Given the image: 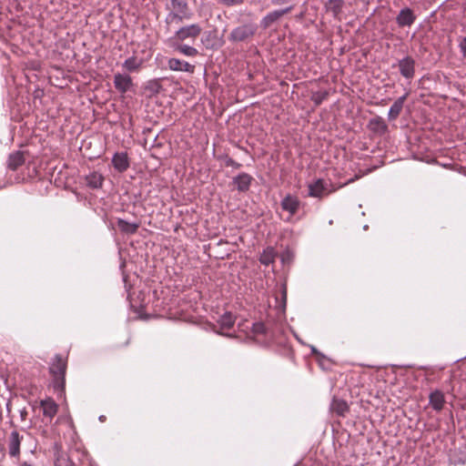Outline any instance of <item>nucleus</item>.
<instances>
[{
	"label": "nucleus",
	"instance_id": "obj_29",
	"mask_svg": "<svg viewBox=\"0 0 466 466\" xmlns=\"http://www.w3.org/2000/svg\"><path fill=\"white\" fill-rule=\"evenodd\" d=\"M328 97V92H316L313 93L311 100L316 106H319Z\"/></svg>",
	"mask_w": 466,
	"mask_h": 466
},
{
	"label": "nucleus",
	"instance_id": "obj_32",
	"mask_svg": "<svg viewBox=\"0 0 466 466\" xmlns=\"http://www.w3.org/2000/svg\"><path fill=\"white\" fill-rule=\"evenodd\" d=\"M226 166L227 167H234V168H239L241 167V165L238 162H236L234 159H232L231 157H228L227 160H226Z\"/></svg>",
	"mask_w": 466,
	"mask_h": 466
},
{
	"label": "nucleus",
	"instance_id": "obj_33",
	"mask_svg": "<svg viewBox=\"0 0 466 466\" xmlns=\"http://www.w3.org/2000/svg\"><path fill=\"white\" fill-rule=\"evenodd\" d=\"M222 4L227 5H235L242 4L244 0H219Z\"/></svg>",
	"mask_w": 466,
	"mask_h": 466
},
{
	"label": "nucleus",
	"instance_id": "obj_26",
	"mask_svg": "<svg viewBox=\"0 0 466 466\" xmlns=\"http://www.w3.org/2000/svg\"><path fill=\"white\" fill-rule=\"evenodd\" d=\"M235 317L231 312L224 313L218 319V324L221 329H228L234 326Z\"/></svg>",
	"mask_w": 466,
	"mask_h": 466
},
{
	"label": "nucleus",
	"instance_id": "obj_22",
	"mask_svg": "<svg viewBox=\"0 0 466 466\" xmlns=\"http://www.w3.org/2000/svg\"><path fill=\"white\" fill-rule=\"evenodd\" d=\"M24 163L25 157L22 152H15L8 157V167L12 170H16Z\"/></svg>",
	"mask_w": 466,
	"mask_h": 466
},
{
	"label": "nucleus",
	"instance_id": "obj_31",
	"mask_svg": "<svg viewBox=\"0 0 466 466\" xmlns=\"http://www.w3.org/2000/svg\"><path fill=\"white\" fill-rule=\"evenodd\" d=\"M459 47L464 57H466V37H461L459 43Z\"/></svg>",
	"mask_w": 466,
	"mask_h": 466
},
{
	"label": "nucleus",
	"instance_id": "obj_12",
	"mask_svg": "<svg viewBox=\"0 0 466 466\" xmlns=\"http://www.w3.org/2000/svg\"><path fill=\"white\" fill-rule=\"evenodd\" d=\"M280 205L283 210L288 211L290 216H293L298 212L300 201L297 197L289 194L281 200Z\"/></svg>",
	"mask_w": 466,
	"mask_h": 466
},
{
	"label": "nucleus",
	"instance_id": "obj_27",
	"mask_svg": "<svg viewBox=\"0 0 466 466\" xmlns=\"http://www.w3.org/2000/svg\"><path fill=\"white\" fill-rule=\"evenodd\" d=\"M370 125L372 127L373 130L380 132L381 134L385 133L388 129L387 124L380 116L372 118L370 122Z\"/></svg>",
	"mask_w": 466,
	"mask_h": 466
},
{
	"label": "nucleus",
	"instance_id": "obj_13",
	"mask_svg": "<svg viewBox=\"0 0 466 466\" xmlns=\"http://www.w3.org/2000/svg\"><path fill=\"white\" fill-rule=\"evenodd\" d=\"M416 16L413 14V11L409 8H403L400 10L399 15L396 17L397 24L403 26H410L415 22Z\"/></svg>",
	"mask_w": 466,
	"mask_h": 466
},
{
	"label": "nucleus",
	"instance_id": "obj_20",
	"mask_svg": "<svg viewBox=\"0 0 466 466\" xmlns=\"http://www.w3.org/2000/svg\"><path fill=\"white\" fill-rule=\"evenodd\" d=\"M143 63L144 61L142 58L132 56L124 61L122 66L127 72L134 73L138 72L141 69Z\"/></svg>",
	"mask_w": 466,
	"mask_h": 466
},
{
	"label": "nucleus",
	"instance_id": "obj_5",
	"mask_svg": "<svg viewBox=\"0 0 466 466\" xmlns=\"http://www.w3.org/2000/svg\"><path fill=\"white\" fill-rule=\"evenodd\" d=\"M114 86L121 95L126 94L134 86L132 77L127 74L117 73L114 76Z\"/></svg>",
	"mask_w": 466,
	"mask_h": 466
},
{
	"label": "nucleus",
	"instance_id": "obj_30",
	"mask_svg": "<svg viewBox=\"0 0 466 466\" xmlns=\"http://www.w3.org/2000/svg\"><path fill=\"white\" fill-rule=\"evenodd\" d=\"M265 326L261 322H257L253 324L252 331L255 334H263L265 332Z\"/></svg>",
	"mask_w": 466,
	"mask_h": 466
},
{
	"label": "nucleus",
	"instance_id": "obj_10",
	"mask_svg": "<svg viewBox=\"0 0 466 466\" xmlns=\"http://www.w3.org/2000/svg\"><path fill=\"white\" fill-rule=\"evenodd\" d=\"M23 436L17 431H13L8 437V452L11 457L17 458L20 455V444Z\"/></svg>",
	"mask_w": 466,
	"mask_h": 466
},
{
	"label": "nucleus",
	"instance_id": "obj_34",
	"mask_svg": "<svg viewBox=\"0 0 466 466\" xmlns=\"http://www.w3.org/2000/svg\"><path fill=\"white\" fill-rule=\"evenodd\" d=\"M290 0H272L273 5H284L289 3Z\"/></svg>",
	"mask_w": 466,
	"mask_h": 466
},
{
	"label": "nucleus",
	"instance_id": "obj_7",
	"mask_svg": "<svg viewBox=\"0 0 466 466\" xmlns=\"http://www.w3.org/2000/svg\"><path fill=\"white\" fill-rule=\"evenodd\" d=\"M293 6H288L281 10H276L268 13L265 15L260 21V26L264 29L270 27L274 23L279 21L282 15L289 13L292 10Z\"/></svg>",
	"mask_w": 466,
	"mask_h": 466
},
{
	"label": "nucleus",
	"instance_id": "obj_11",
	"mask_svg": "<svg viewBox=\"0 0 466 466\" xmlns=\"http://www.w3.org/2000/svg\"><path fill=\"white\" fill-rule=\"evenodd\" d=\"M167 66L172 71L187 72L193 74L195 71V66L189 64L187 61L180 60L178 58H169L167 60Z\"/></svg>",
	"mask_w": 466,
	"mask_h": 466
},
{
	"label": "nucleus",
	"instance_id": "obj_14",
	"mask_svg": "<svg viewBox=\"0 0 466 466\" xmlns=\"http://www.w3.org/2000/svg\"><path fill=\"white\" fill-rule=\"evenodd\" d=\"M253 177L248 173H240L233 178V184L239 192H246L249 189Z\"/></svg>",
	"mask_w": 466,
	"mask_h": 466
},
{
	"label": "nucleus",
	"instance_id": "obj_3",
	"mask_svg": "<svg viewBox=\"0 0 466 466\" xmlns=\"http://www.w3.org/2000/svg\"><path fill=\"white\" fill-rule=\"evenodd\" d=\"M258 26L254 23H247L235 27L228 35L232 43L248 42L255 35Z\"/></svg>",
	"mask_w": 466,
	"mask_h": 466
},
{
	"label": "nucleus",
	"instance_id": "obj_4",
	"mask_svg": "<svg viewBox=\"0 0 466 466\" xmlns=\"http://www.w3.org/2000/svg\"><path fill=\"white\" fill-rule=\"evenodd\" d=\"M202 28L198 24H192L189 25L179 28L175 37L179 41H185L186 39H196L201 33Z\"/></svg>",
	"mask_w": 466,
	"mask_h": 466
},
{
	"label": "nucleus",
	"instance_id": "obj_2",
	"mask_svg": "<svg viewBox=\"0 0 466 466\" xmlns=\"http://www.w3.org/2000/svg\"><path fill=\"white\" fill-rule=\"evenodd\" d=\"M188 1L189 0H170L171 12L166 17L167 24L180 23L184 19L191 18L192 12L188 6Z\"/></svg>",
	"mask_w": 466,
	"mask_h": 466
},
{
	"label": "nucleus",
	"instance_id": "obj_6",
	"mask_svg": "<svg viewBox=\"0 0 466 466\" xmlns=\"http://www.w3.org/2000/svg\"><path fill=\"white\" fill-rule=\"evenodd\" d=\"M398 67L400 75L406 79H412L415 76V60L407 56L399 60Z\"/></svg>",
	"mask_w": 466,
	"mask_h": 466
},
{
	"label": "nucleus",
	"instance_id": "obj_9",
	"mask_svg": "<svg viewBox=\"0 0 466 466\" xmlns=\"http://www.w3.org/2000/svg\"><path fill=\"white\" fill-rule=\"evenodd\" d=\"M309 196L312 198H322L323 196L332 192L333 190L327 189V183L321 178L315 180L309 184Z\"/></svg>",
	"mask_w": 466,
	"mask_h": 466
},
{
	"label": "nucleus",
	"instance_id": "obj_15",
	"mask_svg": "<svg viewBox=\"0 0 466 466\" xmlns=\"http://www.w3.org/2000/svg\"><path fill=\"white\" fill-rule=\"evenodd\" d=\"M445 397L442 391L435 390L429 396V403L435 411H441L445 404Z\"/></svg>",
	"mask_w": 466,
	"mask_h": 466
},
{
	"label": "nucleus",
	"instance_id": "obj_17",
	"mask_svg": "<svg viewBox=\"0 0 466 466\" xmlns=\"http://www.w3.org/2000/svg\"><path fill=\"white\" fill-rule=\"evenodd\" d=\"M40 406L43 409L44 416L48 417L50 420L57 413L58 406L51 398L42 400Z\"/></svg>",
	"mask_w": 466,
	"mask_h": 466
},
{
	"label": "nucleus",
	"instance_id": "obj_8",
	"mask_svg": "<svg viewBox=\"0 0 466 466\" xmlns=\"http://www.w3.org/2000/svg\"><path fill=\"white\" fill-rule=\"evenodd\" d=\"M54 451V466H74V462L70 460L66 452L63 451L62 444L55 442L53 445Z\"/></svg>",
	"mask_w": 466,
	"mask_h": 466
},
{
	"label": "nucleus",
	"instance_id": "obj_35",
	"mask_svg": "<svg viewBox=\"0 0 466 466\" xmlns=\"http://www.w3.org/2000/svg\"><path fill=\"white\" fill-rule=\"evenodd\" d=\"M357 177H354V178H350V179H349V180H348L344 185H348V184H350V183H351V182L355 181V179H356Z\"/></svg>",
	"mask_w": 466,
	"mask_h": 466
},
{
	"label": "nucleus",
	"instance_id": "obj_16",
	"mask_svg": "<svg viewBox=\"0 0 466 466\" xmlns=\"http://www.w3.org/2000/svg\"><path fill=\"white\" fill-rule=\"evenodd\" d=\"M410 93L406 92L403 96L399 97L390 106L389 112H388V118L389 120H395L400 116V112L402 111L404 102L408 98Z\"/></svg>",
	"mask_w": 466,
	"mask_h": 466
},
{
	"label": "nucleus",
	"instance_id": "obj_25",
	"mask_svg": "<svg viewBox=\"0 0 466 466\" xmlns=\"http://www.w3.org/2000/svg\"><path fill=\"white\" fill-rule=\"evenodd\" d=\"M174 49L186 56L194 57L198 55L197 48L187 45L177 44L174 46Z\"/></svg>",
	"mask_w": 466,
	"mask_h": 466
},
{
	"label": "nucleus",
	"instance_id": "obj_23",
	"mask_svg": "<svg viewBox=\"0 0 466 466\" xmlns=\"http://www.w3.org/2000/svg\"><path fill=\"white\" fill-rule=\"evenodd\" d=\"M86 181L88 187L99 188L103 185L104 177L97 172H92L86 177Z\"/></svg>",
	"mask_w": 466,
	"mask_h": 466
},
{
	"label": "nucleus",
	"instance_id": "obj_28",
	"mask_svg": "<svg viewBox=\"0 0 466 466\" xmlns=\"http://www.w3.org/2000/svg\"><path fill=\"white\" fill-rule=\"evenodd\" d=\"M275 252L272 248H266L260 255L259 261L261 264L268 266L274 261Z\"/></svg>",
	"mask_w": 466,
	"mask_h": 466
},
{
	"label": "nucleus",
	"instance_id": "obj_24",
	"mask_svg": "<svg viewBox=\"0 0 466 466\" xmlns=\"http://www.w3.org/2000/svg\"><path fill=\"white\" fill-rule=\"evenodd\" d=\"M344 2L342 0H329L326 3V10L337 17L342 11Z\"/></svg>",
	"mask_w": 466,
	"mask_h": 466
},
{
	"label": "nucleus",
	"instance_id": "obj_18",
	"mask_svg": "<svg viewBox=\"0 0 466 466\" xmlns=\"http://www.w3.org/2000/svg\"><path fill=\"white\" fill-rule=\"evenodd\" d=\"M329 409L332 412L340 417H345L350 410L347 401L337 398H333Z\"/></svg>",
	"mask_w": 466,
	"mask_h": 466
},
{
	"label": "nucleus",
	"instance_id": "obj_1",
	"mask_svg": "<svg viewBox=\"0 0 466 466\" xmlns=\"http://www.w3.org/2000/svg\"><path fill=\"white\" fill-rule=\"evenodd\" d=\"M66 361L61 355H56L53 359L49 371L53 377V387L57 391H63L66 384Z\"/></svg>",
	"mask_w": 466,
	"mask_h": 466
},
{
	"label": "nucleus",
	"instance_id": "obj_21",
	"mask_svg": "<svg viewBox=\"0 0 466 466\" xmlns=\"http://www.w3.org/2000/svg\"><path fill=\"white\" fill-rule=\"evenodd\" d=\"M116 224L119 230L127 235L135 234L139 228L138 223H130L122 218H118Z\"/></svg>",
	"mask_w": 466,
	"mask_h": 466
},
{
	"label": "nucleus",
	"instance_id": "obj_19",
	"mask_svg": "<svg viewBox=\"0 0 466 466\" xmlns=\"http://www.w3.org/2000/svg\"><path fill=\"white\" fill-rule=\"evenodd\" d=\"M114 167L119 171L124 172L129 167V162L127 153H116L112 158Z\"/></svg>",
	"mask_w": 466,
	"mask_h": 466
}]
</instances>
